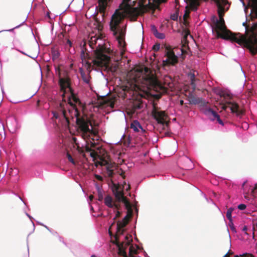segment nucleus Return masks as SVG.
Instances as JSON below:
<instances>
[{"instance_id": "obj_1", "label": "nucleus", "mask_w": 257, "mask_h": 257, "mask_svg": "<svg viewBox=\"0 0 257 257\" xmlns=\"http://www.w3.org/2000/svg\"><path fill=\"white\" fill-rule=\"evenodd\" d=\"M218 14L219 19L215 17L212 18L213 23L212 31L217 37L229 40L234 44L236 47H240V53L243 54L244 48L248 50L252 56L257 55V31L255 28H252L250 33L246 36L238 33L235 34L227 29L224 21L222 18L224 13L227 11L230 5L226 0H216ZM257 58V56H256Z\"/></svg>"}, {"instance_id": "obj_2", "label": "nucleus", "mask_w": 257, "mask_h": 257, "mask_svg": "<svg viewBox=\"0 0 257 257\" xmlns=\"http://www.w3.org/2000/svg\"><path fill=\"white\" fill-rule=\"evenodd\" d=\"M130 217L125 215L121 220L112 223L108 229L110 236H115V243L110 246L113 257H143L140 255L142 248L133 243V236L127 231Z\"/></svg>"}, {"instance_id": "obj_3", "label": "nucleus", "mask_w": 257, "mask_h": 257, "mask_svg": "<svg viewBox=\"0 0 257 257\" xmlns=\"http://www.w3.org/2000/svg\"><path fill=\"white\" fill-rule=\"evenodd\" d=\"M56 75L58 77V84L63 100L67 101L74 109V115L75 121L84 139H89L93 133V127L90 122L84 118H82L80 112L76 108L77 104H80L79 98L75 95L70 86V80L67 77L61 76V70L58 66L55 67Z\"/></svg>"}, {"instance_id": "obj_4", "label": "nucleus", "mask_w": 257, "mask_h": 257, "mask_svg": "<svg viewBox=\"0 0 257 257\" xmlns=\"http://www.w3.org/2000/svg\"><path fill=\"white\" fill-rule=\"evenodd\" d=\"M136 11V8L131 4V0H122L119 6V10H116L111 18L110 29L116 37L121 55H123L125 51L124 37L126 23L124 19L126 17L134 15Z\"/></svg>"}, {"instance_id": "obj_5", "label": "nucleus", "mask_w": 257, "mask_h": 257, "mask_svg": "<svg viewBox=\"0 0 257 257\" xmlns=\"http://www.w3.org/2000/svg\"><path fill=\"white\" fill-rule=\"evenodd\" d=\"M134 83L135 89L146 92L155 87L157 79L153 73L145 67L135 77Z\"/></svg>"}, {"instance_id": "obj_6", "label": "nucleus", "mask_w": 257, "mask_h": 257, "mask_svg": "<svg viewBox=\"0 0 257 257\" xmlns=\"http://www.w3.org/2000/svg\"><path fill=\"white\" fill-rule=\"evenodd\" d=\"M184 51L180 47H168L166 49L165 54L163 58L165 65H175L179 62V59L183 58Z\"/></svg>"}, {"instance_id": "obj_7", "label": "nucleus", "mask_w": 257, "mask_h": 257, "mask_svg": "<svg viewBox=\"0 0 257 257\" xmlns=\"http://www.w3.org/2000/svg\"><path fill=\"white\" fill-rule=\"evenodd\" d=\"M188 78L190 80V85L192 89V91L189 92L188 100L189 103L191 104H198L201 102V98L196 96L194 94V91L195 90L197 86L196 82L198 79L196 78L194 72H190L188 74Z\"/></svg>"}, {"instance_id": "obj_8", "label": "nucleus", "mask_w": 257, "mask_h": 257, "mask_svg": "<svg viewBox=\"0 0 257 257\" xmlns=\"http://www.w3.org/2000/svg\"><path fill=\"white\" fill-rule=\"evenodd\" d=\"M222 109L226 111H230L232 114L237 117H240L243 112L240 108L238 103L231 99L227 100L222 105Z\"/></svg>"}, {"instance_id": "obj_9", "label": "nucleus", "mask_w": 257, "mask_h": 257, "mask_svg": "<svg viewBox=\"0 0 257 257\" xmlns=\"http://www.w3.org/2000/svg\"><path fill=\"white\" fill-rule=\"evenodd\" d=\"M153 2H151V0H145L142 4V9L146 13H154L157 6L154 3H166L167 0H153Z\"/></svg>"}, {"instance_id": "obj_10", "label": "nucleus", "mask_w": 257, "mask_h": 257, "mask_svg": "<svg viewBox=\"0 0 257 257\" xmlns=\"http://www.w3.org/2000/svg\"><path fill=\"white\" fill-rule=\"evenodd\" d=\"M104 203L107 207L113 209L114 212H116L115 217H116L119 213L118 205L113 197L110 195H106L104 198Z\"/></svg>"}, {"instance_id": "obj_11", "label": "nucleus", "mask_w": 257, "mask_h": 257, "mask_svg": "<svg viewBox=\"0 0 257 257\" xmlns=\"http://www.w3.org/2000/svg\"><path fill=\"white\" fill-rule=\"evenodd\" d=\"M53 117L56 120H58V122L62 120V125L64 126H67L69 125V118L64 111L61 112L60 113L56 112L53 111Z\"/></svg>"}, {"instance_id": "obj_12", "label": "nucleus", "mask_w": 257, "mask_h": 257, "mask_svg": "<svg viewBox=\"0 0 257 257\" xmlns=\"http://www.w3.org/2000/svg\"><path fill=\"white\" fill-rule=\"evenodd\" d=\"M244 198L249 201H250V203L253 205L257 204V184L254 185L253 188L251 189V193L245 194Z\"/></svg>"}, {"instance_id": "obj_13", "label": "nucleus", "mask_w": 257, "mask_h": 257, "mask_svg": "<svg viewBox=\"0 0 257 257\" xmlns=\"http://www.w3.org/2000/svg\"><path fill=\"white\" fill-rule=\"evenodd\" d=\"M202 112L211 121L215 120L216 117L219 115L216 111L207 106L202 109Z\"/></svg>"}, {"instance_id": "obj_14", "label": "nucleus", "mask_w": 257, "mask_h": 257, "mask_svg": "<svg viewBox=\"0 0 257 257\" xmlns=\"http://www.w3.org/2000/svg\"><path fill=\"white\" fill-rule=\"evenodd\" d=\"M7 124L10 131L13 133H15L19 128L18 120L15 117L9 118L7 121Z\"/></svg>"}, {"instance_id": "obj_15", "label": "nucleus", "mask_w": 257, "mask_h": 257, "mask_svg": "<svg viewBox=\"0 0 257 257\" xmlns=\"http://www.w3.org/2000/svg\"><path fill=\"white\" fill-rule=\"evenodd\" d=\"M79 71L84 82H85L87 84H89L90 82V79L91 78L89 75V73L90 71H88L87 73L86 74L83 69L81 67L79 68Z\"/></svg>"}, {"instance_id": "obj_16", "label": "nucleus", "mask_w": 257, "mask_h": 257, "mask_svg": "<svg viewBox=\"0 0 257 257\" xmlns=\"http://www.w3.org/2000/svg\"><path fill=\"white\" fill-rule=\"evenodd\" d=\"M131 128L135 132H139L140 129L142 132H145V130L143 128L140 123L137 120H135L131 123Z\"/></svg>"}, {"instance_id": "obj_17", "label": "nucleus", "mask_w": 257, "mask_h": 257, "mask_svg": "<svg viewBox=\"0 0 257 257\" xmlns=\"http://www.w3.org/2000/svg\"><path fill=\"white\" fill-rule=\"evenodd\" d=\"M151 31L153 35L158 39H164L165 38V34L158 32L156 27L153 25L151 26Z\"/></svg>"}, {"instance_id": "obj_18", "label": "nucleus", "mask_w": 257, "mask_h": 257, "mask_svg": "<svg viewBox=\"0 0 257 257\" xmlns=\"http://www.w3.org/2000/svg\"><path fill=\"white\" fill-rule=\"evenodd\" d=\"M52 53V59L53 61H55L59 59L60 56V53L59 51L55 50V49H52L51 50Z\"/></svg>"}, {"instance_id": "obj_19", "label": "nucleus", "mask_w": 257, "mask_h": 257, "mask_svg": "<svg viewBox=\"0 0 257 257\" xmlns=\"http://www.w3.org/2000/svg\"><path fill=\"white\" fill-rule=\"evenodd\" d=\"M82 65L87 69L88 71H90L91 64L86 60V58L84 59V61H82Z\"/></svg>"}, {"instance_id": "obj_20", "label": "nucleus", "mask_w": 257, "mask_h": 257, "mask_svg": "<svg viewBox=\"0 0 257 257\" xmlns=\"http://www.w3.org/2000/svg\"><path fill=\"white\" fill-rule=\"evenodd\" d=\"M206 201H207V203H211L212 204H213V205H214L219 211H220V209L219 208V207L217 205V204L213 201V200L211 199V198H209L208 197L206 198L205 199Z\"/></svg>"}, {"instance_id": "obj_21", "label": "nucleus", "mask_w": 257, "mask_h": 257, "mask_svg": "<svg viewBox=\"0 0 257 257\" xmlns=\"http://www.w3.org/2000/svg\"><path fill=\"white\" fill-rule=\"evenodd\" d=\"M66 156L70 162H71L72 164H73L74 165L75 164V162L74 160L73 159V157L69 153H67Z\"/></svg>"}, {"instance_id": "obj_22", "label": "nucleus", "mask_w": 257, "mask_h": 257, "mask_svg": "<svg viewBox=\"0 0 257 257\" xmlns=\"http://www.w3.org/2000/svg\"><path fill=\"white\" fill-rule=\"evenodd\" d=\"M170 19L173 21H177L178 19V13L176 12L170 15Z\"/></svg>"}, {"instance_id": "obj_23", "label": "nucleus", "mask_w": 257, "mask_h": 257, "mask_svg": "<svg viewBox=\"0 0 257 257\" xmlns=\"http://www.w3.org/2000/svg\"><path fill=\"white\" fill-rule=\"evenodd\" d=\"M228 225H229L230 229L232 230V231L236 232L235 228L233 223V220H232L231 221H229Z\"/></svg>"}, {"instance_id": "obj_24", "label": "nucleus", "mask_w": 257, "mask_h": 257, "mask_svg": "<svg viewBox=\"0 0 257 257\" xmlns=\"http://www.w3.org/2000/svg\"><path fill=\"white\" fill-rule=\"evenodd\" d=\"M246 205L244 204L241 203L238 205L237 208L240 210H244L245 209Z\"/></svg>"}, {"instance_id": "obj_25", "label": "nucleus", "mask_w": 257, "mask_h": 257, "mask_svg": "<svg viewBox=\"0 0 257 257\" xmlns=\"http://www.w3.org/2000/svg\"><path fill=\"white\" fill-rule=\"evenodd\" d=\"M80 58L82 61H84V59L86 58V55L85 53V51L84 49H82L80 52Z\"/></svg>"}, {"instance_id": "obj_26", "label": "nucleus", "mask_w": 257, "mask_h": 257, "mask_svg": "<svg viewBox=\"0 0 257 257\" xmlns=\"http://www.w3.org/2000/svg\"><path fill=\"white\" fill-rule=\"evenodd\" d=\"M104 197H103V191L98 193V200L99 201H101L103 200H104Z\"/></svg>"}, {"instance_id": "obj_27", "label": "nucleus", "mask_w": 257, "mask_h": 257, "mask_svg": "<svg viewBox=\"0 0 257 257\" xmlns=\"http://www.w3.org/2000/svg\"><path fill=\"white\" fill-rule=\"evenodd\" d=\"M160 48V45L159 44H156L153 46V50L154 51H158Z\"/></svg>"}, {"instance_id": "obj_28", "label": "nucleus", "mask_w": 257, "mask_h": 257, "mask_svg": "<svg viewBox=\"0 0 257 257\" xmlns=\"http://www.w3.org/2000/svg\"><path fill=\"white\" fill-rule=\"evenodd\" d=\"M217 120V121L218 122V123H219L220 124H221V125H224V123H223V121H222V120L220 118V116L219 115H218L217 116V117H216V119Z\"/></svg>"}, {"instance_id": "obj_29", "label": "nucleus", "mask_w": 257, "mask_h": 257, "mask_svg": "<svg viewBox=\"0 0 257 257\" xmlns=\"http://www.w3.org/2000/svg\"><path fill=\"white\" fill-rule=\"evenodd\" d=\"M59 240L62 242L66 246L69 247V246L68 243H67L64 240L62 237L60 236H58Z\"/></svg>"}, {"instance_id": "obj_30", "label": "nucleus", "mask_w": 257, "mask_h": 257, "mask_svg": "<svg viewBox=\"0 0 257 257\" xmlns=\"http://www.w3.org/2000/svg\"><path fill=\"white\" fill-rule=\"evenodd\" d=\"M72 45L73 44L72 42L69 39H67L65 46L66 47L68 46L69 48H71L72 47Z\"/></svg>"}, {"instance_id": "obj_31", "label": "nucleus", "mask_w": 257, "mask_h": 257, "mask_svg": "<svg viewBox=\"0 0 257 257\" xmlns=\"http://www.w3.org/2000/svg\"><path fill=\"white\" fill-rule=\"evenodd\" d=\"M226 217L228 219L229 221H231L232 220V213L226 212Z\"/></svg>"}, {"instance_id": "obj_32", "label": "nucleus", "mask_w": 257, "mask_h": 257, "mask_svg": "<svg viewBox=\"0 0 257 257\" xmlns=\"http://www.w3.org/2000/svg\"><path fill=\"white\" fill-rule=\"evenodd\" d=\"M242 127L244 130H247L248 128V127H249V125H248V124L247 122H244L242 124Z\"/></svg>"}, {"instance_id": "obj_33", "label": "nucleus", "mask_w": 257, "mask_h": 257, "mask_svg": "<svg viewBox=\"0 0 257 257\" xmlns=\"http://www.w3.org/2000/svg\"><path fill=\"white\" fill-rule=\"evenodd\" d=\"M240 1L241 2V3H242V4L243 5V6L244 7V13H245V15H247V8L245 6L244 2L242 0H240Z\"/></svg>"}, {"instance_id": "obj_34", "label": "nucleus", "mask_w": 257, "mask_h": 257, "mask_svg": "<svg viewBox=\"0 0 257 257\" xmlns=\"http://www.w3.org/2000/svg\"><path fill=\"white\" fill-rule=\"evenodd\" d=\"M95 187L97 191V193L102 191V189L101 188V187L99 186V185L98 184H95Z\"/></svg>"}, {"instance_id": "obj_35", "label": "nucleus", "mask_w": 257, "mask_h": 257, "mask_svg": "<svg viewBox=\"0 0 257 257\" xmlns=\"http://www.w3.org/2000/svg\"><path fill=\"white\" fill-rule=\"evenodd\" d=\"M26 215L30 218V219H31V221H32V223L33 224V225L34 226V229L33 230L35 229V224H34V222L32 221V219H33V218L28 213H26Z\"/></svg>"}, {"instance_id": "obj_36", "label": "nucleus", "mask_w": 257, "mask_h": 257, "mask_svg": "<svg viewBox=\"0 0 257 257\" xmlns=\"http://www.w3.org/2000/svg\"><path fill=\"white\" fill-rule=\"evenodd\" d=\"M15 49H16L17 51L20 52L21 53L23 54L24 55H26V56H28V55H29L28 54H26L24 51H21V50H19L18 49L15 48Z\"/></svg>"}, {"instance_id": "obj_37", "label": "nucleus", "mask_w": 257, "mask_h": 257, "mask_svg": "<svg viewBox=\"0 0 257 257\" xmlns=\"http://www.w3.org/2000/svg\"><path fill=\"white\" fill-rule=\"evenodd\" d=\"M50 232L52 233L54 235L58 236H59L58 232L57 231L53 230L52 229V232Z\"/></svg>"}, {"instance_id": "obj_38", "label": "nucleus", "mask_w": 257, "mask_h": 257, "mask_svg": "<svg viewBox=\"0 0 257 257\" xmlns=\"http://www.w3.org/2000/svg\"><path fill=\"white\" fill-rule=\"evenodd\" d=\"M233 210H234V208H233V207H229V208L227 209V212H231V213H232V211H233Z\"/></svg>"}, {"instance_id": "obj_39", "label": "nucleus", "mask_w": 257, "mask_h": 257, "mask_svg": "<svg viewBox=\"0 0 257 257\" xmlns=\"http://www.w3.org/2000/svg\"><path fill=\"white\" fill-rule=\"evenodd\" d=\"M44 227H45L50 232H52V229H51L50 228H49L48 226H47V225L44 224L43 225Z\"/></svg>"}, {"instance_id": "obj_40", "label": "nucleus", "mask_w": 257, "mask_h": 257, "mask_svg": "<svg viewBox=\"0 0 257 257\" xmlns=\"http://www.w3.org/2000/svg\"><path fill=\"white\" fill-rule=\"evenodd\" d=\"M108 175L110 177H111L113 175V172L112 171L110 170H108Z\"/></svg>"}, {"instance_id": "obj_41", "label": "nucleus", "mask_w": 257, "mask_h": 257, "mask_svg": "<svg viewBox=\"0 0 257 257\" xmlns=\"http://www.w3.org/2000/svg\"><path fill=\"white\" fill-rule=\"evenodd\" d=\"M38 55H36L35 56H31L29 55H28V57H30V58H31L32 59H33L34 60L36 59L38 57Z\"/></svg>"}, {"instance_id": "obj_42", "label": "nucleus", "mask_w": 257, "mask_h": 257, "mask_svg": "<svg viewBox=\"0 0 257 257\" xmlns=\"http://www.w3.org/2000/svg\"><path fill=\"white\" fill-rule=\"evenodd\" d=\"M200 193H201V195H202L203 196V197L205 198V199H206V198H207V197L206 196V195H205V194H204L202 191L200 190Z\"/></svg>"}, {"instance_id": "obj_43", "label": "nucleus", "mask_w": 257, "mask_h": 257, "mask_svg": "<svg viewBox=\"0 0 257 257\" xmlns=\"http://www.w3.org/2000/svg\"><path fill=\"white\" fill-rule=\"evenodd\" d=\"M249 3H252V4L255 2H257V0H248Z\"/></svg>"}, {"instance_id": "obj_44", "label": "nucleus", "mask_w": 257, "mask_h": 257, "mask_svg": "<svg viewBox=\"0 0 257 257\" xmlns=\"http://www.w3.org/2000/svg\"><path fill=\"white\" fill-rule=\"evenodd\" d=\"M247 230V226L246 225H244L243 227V228H242V231H246V230Z\"/></svg>"}, {"instance_id": "obj_45", "label": "nucleus", "mask_w": 257, "mask_h": 257, "mask_svg": "<svg viewBox=\"0 0 257 257\" xmlns=\"http://www.w3.org/2000/svg\"><path fill=\"white\" fill-rule=\"evenodd\" d=\"M197 7H196V6H193L192 7V10L195 11H196V10H197Z\"/></svg>"}, {"instance_id": "obj_46", "label": "nucleus", "mask_w": 257, "mask_h": 257, "mask_svg": "<svg viewBox=\"0 0 257 257\" xmlns=\"http://www.w3.org/2000/svg\"><path fill=\"white\" fill-rule=\"evenodd\" d=\"M247 255V253H243V254H242V255H235L234 256V257H240L241 256H243V255Z\"/></svg>"}, {"instance_id": "obj_47", "label": "nucleus", "mask_w": 257, "mask_h": 257, "mask_svg": "<svg viewBox=\"0 0 257 257\" xmlns=\"http://www.w3.org/2000/svg\"><path fill=\"white\" fill-rule=\"evenodd\" d=\"M242 25L245 27V31H246L247 30V27H246V22H243L242 23Z\"/></svg>"}, {"instance_id": "obj_48", "label": "nucleus", "mask_w": 257, "mask_h": 257, "mask_svg": "<svg viewBox=\"0 0 257 257\" xmlns=\"http://www.w3.org/2000/svg\"><path fill=\"white\" fill-rule=\"evenodd\" d=\"M18 197L25 204H26V203L25 202V201L23 200V199H22V198L21 196H18Z\"/></svg>"}, {"instance_id": "obj_49", "label": "nucleus", "mask_w": 257, "mask_h": 257, "mask_svg": "<svg viewBox=\"0 0 257 257\" xmlns=\"http://www.w3.org/2000/svg\"><path fill=\"white\" fill-rule=\"evenodd\" d=\"M25 21H24L21 24H20V25L15 27L14 29H16V28H19L22 25H23L25 23Z\"/></svg>"}, {"instance_id": "obj_50", "label": "nucleus", "mask_w": 257, "mask_h": 257, "mask_svg": "<svg viewBox=\"0 0 257 257\" xmlns=\"http://www.w3.org/2000/svg\"><path fill=\"white\" fill-rule=\"evenodd\" d=\"M156 115L157 116H158L159 117H161V114H160V113H159V112H156Z\"/></svg>"}, {"instance_id": "obj_51", "label": "nucleus", "mask_w": 257, "mask_h": 257, "mask_svg": "<svg viewBox=\"0 0 257 257\" xmlns=\"http://www.w3.org/2000/svg\"><path fill=\"white\" fill-rule=\"evenodd\" d=\"M13 30H14V29H10V30H6V31H9V32H12V31H13ZM4 31H5V30H3V31H0V33H1V32Z\"/></svg>"}, {"instance_id": "obj_52", "label": "nucleus", "mask_w": 257, "mask_h": 257, "mask_svg": "<svg viewBox=\"0 0 257 257\" xmlns=\"http://www.w3.org/2000/svg\"><path fill=\"white\" fill-rule=\"evenodd\" d=\"M114 194H115V195L116 196H118V195H119V193L118 192V191H116V192H115V193H114Z\"/></svg>"}, {"instance_id": "obj_53", "label": "nucleus", "mask_w": 257, "mask_h": 257, "mask_svg": "<svg viewBox=\"0 0 257 257\" xmlns=\"http://www.w3.org/2000/svg\"><path fill=\"white\" fill-rule=\"evenodd\" d=\"M37 223L38 224H40V225H42V226H43V225H44V224H43V223H41V222H39V221H37Z\"/></svg>"}, {"instance_id": "obj_54", "label": "nucleus", "mask_w": 257, "mask_h": 257, "mask_svg": "<svg viewBox=\"0 0 257 257\" xmlns=\"http://www.w3.org/2000/svg\"><path fill=\"white\" fill-rule=\"evenodd\" d=\"M27 248H28V254H29V247L28 244H27Z\"/></svg>"}, {"instance_id": "obj_55", "label": "nucleus", "mask_w": 257, "mask_h": 257, "mask_svg": "<svg viewBox=\"0 0 257 257\" xmlns=\"http://www.w3.org/2000/svg\"><path fill=\"white\" fill-rule=\"evenodd\" d=\"M90 210L91 211H93V207L91 205H90Z\"/></svg>"}, {"instance_id": "obj_56", "label": "nucleus", "mask_w": 257, "mask_h": 257, "mask_svg": "<svg viewBox=\"0 0 257 257\" xmlns=\"http://www.w3.org/2000/svg\"><path fill=\"white\" fill-rule=\"evenodd\" d=\"M90 257H97L96 255H95V254H92L91 255Z\"/></svg>"}, {"instance_id": "obj_57", "label": "nucleus", "mask_w": 257, "mask_h": 257, "mask_svg": "<svg viewBox=\"0 0 257 257\" xmlns=\"http://www.w3.org/2000/svg\"><path fill=\"white\" fill-rule=\"evenodd\" d=\"M1 88H2V90L3 93H4V91L3 88L2 87H1Z\"/></svg>"}, {"instance_id": "obj_58", "label": "nucleus", "mask_w": 257, "mask_h": 257, "mask_svg": "<svg viewBox=\"0 0 257 257\" xmlns=\"http://www.w3.org/2000/svg\"><path fill=\"white\" fill-rule=\"evenodd\" d=\"M47 16L48 17H50V15H49V13H48L47 14Z\"/></svg>"}, {"instance_id": "obj_59", "label": "nucleus", "mask_w": 257, "mask_h": 257, "mask_svg": "<svg viewBox=\"0 0 257 257\" xmlns=\"http://www.w3.org/2000/svg\"><path fill=\"white\" fill-rule=\"evenodd\" d=\"M184 17H187V14L186 13H185V14L184 15Z\"/></svg>"}, {"instance_id": "obj_60", "label": "nucleus", "mask_w": 257, "mask_h": 257, "mask_svg": "<svg viewBox=\"0 0 257 257\" xmlns=\"http://www.w3.org/2000/svg\"><path fill=\"white\" fill-rule=\"evenodd\" d=\"M89 198H90V199H92V198H93V197H92V196H89Z\"/></svg>"}, {"instance_id": "obj_61", "label": "nucleus", "mask_w": 257, "mask_h": 257, "mask_svg": "<svg viewBox=\"0 0 257 257\" xmlns=\"http://www.w3.org/2000/svg\"><path fill=\"white\" fill-rule=\"evenodd\" d=\"M239 66H240V67L241 70L242 71V68L241 65L240 64H239Z\"/></svg>"}, {"instance_id": "obj_62", "label": "nucleus", "mask_w": 257, "mask_h": 257, "mask_svg": "<svg viewBox=\"0 0 257 257\" xmlns=\"http://www.w3.org/2000/svg\"><path fill=\"white\" fill-rule=\"evenodd\" d=\"M233 60H234V61H235V62H237V60H236V59H233Z\"/></svg>"}, {"instance_id": "obj_63", "label": "nucleus", "mask_w": 257, "mask_h": 257, "mask_svg": "<svg viewBox=\"0 0 257 257\" xmlns=\"http://www.w3.org/2000/svg\"><path fill=\"white\" fill-rule=\"evenodd\" d=\"M227 255V254H225L223 257H225Z\"/></svg>"}, {"instance_id": "obj_64", "label": "nucleus", "mask_w": 257, "mask_h": 257, "mask_svg": "<svg viewBox=\"0 0 257 257\" xmlns=\"http://www.w3.org/2000/svg\"><path fill=\"white\" fill-rule=\"evenodd\" d=\"M58 127H59V124H57Z\"/></svg>"}]
</instances>
